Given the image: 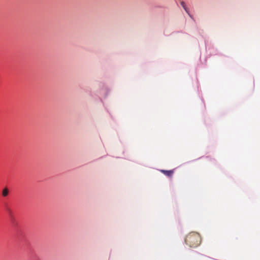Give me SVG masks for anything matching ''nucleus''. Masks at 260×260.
<instances>
[{"label":"nucleus","instance_id":"f03ea898","mask_svg":"<svg viewBox=\"0 0 260 260\" xmlns=\"http://www.w3.org/2000/svg\"><path fill=\"white\" fill-rule=\"evenodd\" d=\"M161 172H163L165 175L167 176H171L173 173V171H166V170H161Z\"/></svg>","mask_w":260,"mask_h":260},{"label":"nucleus","instance_id":"f257e3e1","mask_svg":"<svg viewBox=\"0 0 260 260\" xmlns=\"http://www.w3.org/2000/svg\"><path fill=\"white\" fill-rule=\"evenodd\" d=\"M180 4L181 5V6L183 7V8L184 9V10L186 11V12L188 14V15L191 17L192 18V16L191 15L189 14V11H188V8H187L186 5H185V3L183 2V1H182L181 3H180Z\"/></svg>","mask_w":260,"mask_h":260},{"label":"nucleus","instance_id":"7ed1b4c3","mask_svg":"<svg viewBox=\"0 0 260 260\" xmlns=\"http://www.w3.org/2000/svg\"><path fill=\"white\" fill-rule=\"evenodd\" d=\"M9 192L8 189L7 188H5L2 191V194L3 197H6L8 196Z\"/></svg>","mask_w":260,"mask_h":260}]
</instances>
